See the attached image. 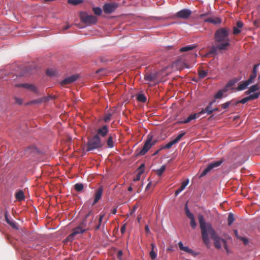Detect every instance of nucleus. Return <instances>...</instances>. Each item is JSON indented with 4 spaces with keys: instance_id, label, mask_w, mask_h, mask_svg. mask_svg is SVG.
<instances>
[{
    "instance_id": "obj_40",
    "label": "nucleus",
    "mask_w": 260,
    "mask_h": 260,
    "mask_svg": "<svg viewBox=\"0 0 260 260\" xmlns=\"http://www.w3.org/2000/svg\"><path fill=\"white\" fill-rule=\"evenodd\" d=\"M41 103H42V100L41 98H39V99L31 101L30 102L28 103L27 104H41Z\"/></svg>"
},
{
    "instance_id": "obj_25",
    "label": "nucleus",
    "mask_w": 260,
    "mask_h": 260,
    "mask_svg": "<svg viewBox=\"0 0 260 260\" xmlns=\"http://www.w3.org/2000/svg\"><path fill=\"white\" fill-rule=\"evenodd\" d=\"M196 47V45H195L194 44H191L189 45H187V46H185L181 47L179 50L180 52H187L189 50L193 49Z\"/></svg>"
},
{
    "instance_id": "obj_35",
    "label": "nucleus",
    "mask_w": 260,
    "mask_h": 260,
    "mask_svg": "<svg viewBox=\"0 0 260 260\" xmlns=\"http://www.w3.org/2000/svg\"><path fill=\"white\" fill-rule=\"evenodd\" d=\"M84 187L82 183H76L74 185V188L77 191H81Z\"/></svg>"
},
{
    "instance_id": "obj_56",
    "label": "nucleus",
    "mask_w": 260,
    "mask_h": 260,
    "mask_svg": "<svg viewBox=\"0 0 260 260\" xmlns=\"http://www.w3.org/2000/svg\"><path fill=\"white\" fill-rule=\"evenodd\" d=\"M123 254V252L121 250H119L118 251L117 257L118 258L119 260H122V255Z\"/></svg>"
},
{
    "instance_id": "obj_17",
    "label": "nucleus",
    "mask_w": 260,
    "mask_h": 260,
    "mask_svg": "<svg viewBox=\"0 0 260 260\" xmlns=\"http://www.w3.org/2000/svg\"><path fill=\"white\" fill-rule=\"evenodd\" d=\"M197 116H198V113H194L190 114L187 118L183 120H179L178 121V123L179 124H183V123H188L190 122L192 120H196L197 118Z\"/></svg>"
},
{
    "instance_id": "obj_36",
    "label": "nucleus",
    "mask_w": 260,
    "mask_h": 260,
    "mask_svg": "<svg viewBox=\"0 0 260 260\" xmlns=\"http://www.w3.org/2000/svg\"><path fill=\"white\" fill-rule=\"evenodd\" d=\"M260 95V91L259 92H255L253 94H249V97L250 98V101L254 100L258 98Z\"/></svg>"
},
{
    "instance_id": "obj_41",
    "label": "nucleus",
    "mask_w": 260,
    "mask_h": 260,
    "mask_svg": "<svg viewBox=\"0 0 260 260\" xmlns=\"http://www.w3.org/2000/svg\"><path fill=\"white\" fill-rule=\"evenodd\" d=\"M208 72L206 71L202 70L199 72V76L200 78L202 79L205 77L207 75Z\"/></svg>"
},
{
    "instance_id": "obj_55",
    "label": "nucleus",
    "mask_w": 260,
    "mask_h": 260,
    "mask_svg": "<svg viewBox=\"0 0 260 260\" xmlns=\"http://www.w3.org/2000/svg\"><path fill=\"white\" fill-rule=\"evenodd\" d=\"M236 24L237 26L236 27L240 29L243 26V23L241 21H237Z\"/></svg>"
},
{
    "instance_id": "obj_9",
    "label": "nucleus",
    "mask_w": 260,
    "mask_h": 260,
    "mask_svg": "<svg viewBox=\"0 0 260 260\" xmlns=\"http://www.w3.org/2000/svg\"><path fill=\"white\" fill-rule=\"evenodd\" d=\"M94 215L93 211L92 210H90L86 214L84 218L81 222V225H82L84 228L86 227L87 225H90L92 223Z\"/></svg>"
},
{
    "instance_id": "obj_27",
    "label": "nucleus",
    "mask_w": 260,
    "mask_h": 260,
    "mask_svg": "<svg viewBox=\"0 0 260 260\" xmlns=\"http://www.w3.org/2000/svg\"><path fill=\"white\" fill-rule=\"evenodd\" d=\"M137 100L139 102L145 103L146 102L147 99L146 96L143 93H139L137 95Z\"/></svg>"
},
{
    "instance_id": "obj_4",
    "label": "nucleus",
    "mask_w": 260,
    "mask_h": 260,
    "mask_svg": "<svg viewBox=\"0 0 260 260\" xmlns=\"http://www.w3.org/2000/svg\"><path fill=\"white\" fill-rule=\"evenodd\" d=\"M230 30L228 28L221 27L217 29L214 34V40L216 43H220L229 39Z\"/></svg>"
},
{
    "instance_id": "obj_7",
    "label": "nucleus",
    "mask_w": 260,
    "mask_h": 260,
    "mask_svg": "<svg viewBox=\"0 0 260 260\" xmlns=\"http://www.w3.org/2000/svg\"><path fill=\"white\" fill-rule=\"evenodd\" d=\"M83 226L81 225L80 223L79 225L74 228L72 231V233L68 236L66 238V240L68 241L72 242L74 240V237L75 236L85 233L86 231V230L83 229Z\"/></svg>"
},
{
    "instance_id": "obj_20",
    "label": "nucleus",
    "mask_w": 260,
    "mask_h": 260,
    "mask_svg": "<svg viewBox=\"0 0 260 260\" xmlns=\"http://www.w3.org/2000/svg\"><path fill=\"white\" fill-rule=\"evenodd\" d=\"M17 87H23L27 89H29L35 92H38V89L36 86L32 84H29L27 83L20 84L16 85Z\"/></svg>"
},
{
    "instance_id": "obj_43",
    "label": "nucleus",
    "mask_w": 260,
    "mask_h": 260,
    "mask_svg": "<svg viewBox=\"0 0 260 260\" xmlns=\"http://www.w3.org/2000/svg\"><path fill=\"white\" fill-rule=\"evenodd\" d=\"M112 116V114L111 113H107L104 117V121L106 122H107L110 121V120L111 118V117Z\"/></svg>"
},
{
    "instance_id": "obj_21",
    "label": "nucleus",
    "mask_w": 260,
    "mask_h": 260,
    "mask_svg": "<svg viewBox=\"0 0 260 260\" xmlns=\"http://www.w3.org/2000/svg\"><path fill=\"white\" fill-rule=\"evenodd\" d=\"M188 183L189 179H187L185 181L183 182L181 186L175 191V196H177L180 193H181L185 188Z\"/></svg>"
},
{
    "instance_id": "obj_11",
    "label": "nucleus",
    "mask_w": 260,
    "mask_h": 260,
    "mask_svg": "<svg viewBox=\"0 0 260 260\" xmlns=\"http://www.w3.org/2000/svg\"><path fill=\"white\" fill-rule=\"evenodd\" d=\"M230 45V39H226V41L220 42L216 46L212 47V49L215 50V51L217 50H225L228 49Z\"/></svg>"
},
{
    "instance_id": "obj_28",
    "label": "nucleus",
    "mask_w": 260,
    "mask_h": 260,
    "mask_svg": "<svg viewBox=\"0 0 260 260\" xmlns=\"http://www.w3.org/2000/svg\"><path fill=\"white\" fill-rule=\"evenodd\" d=\"M103 10V9L99 7H93L92 8V11L94 14L96 16H100L102 14Z\"/></svg>"
},
{
    "instance_id": "obj_60",
    "label": "nucleus",
    "mask_w": 260,
    "mask_h": 260,
    "mask_svg": "<svg viewBox=\"0 0 260 260\" xmlns=\"http://www.w3.org/2000/svg\"><path fill=\"white\" fill-rule=\"evenodd\" d=\"M41 99L42 102L43 103V102H46L50 100V97L44 96V97L41 98Z\"/></svg>"
},
{
    "instance_id": "obj_22",
    "label": "nucleus",
    "mask_w": 260,
    "mask_h": 260,
    "mask_svg": "<svg viewBox=\"0 0 260 260\" xmlns=\"http://www.w3.org/2000/svg\"><path fill=\"white\" fill-rule=\"evenodd\" d=\"M151 246L152 250L150 252V256L152 259L154 260L157 257V252L155 251V249L157 251V248L154 243H151Z\"/></svg>"
},
{
    "instance_id": "obj_63",
    "label": "nucleus",
    "mask_w": 260,
    "mask_h": 260,
    "mask_svg": "<svg viewBox=\"0 0 260 260\" xmlns=\"http://www.w3.org/2000/svg\"><path fill=\"white\" fill-rule=\"evenodd\" d=\"M255 78L251 76H250L249 78H248V80H247V81L250 83H252L253 82V80Z\"/></svg>"
},
{
    "instance_id": "obj_59",
    "label": "nucleus",
    "mask_w": 260,
    "mask_h": 260,
    "mask_svg": "<svg viewBox=\"0 0 260 260\" xmlns=\"http://www.w3.org/2000/svg\"><path fill=\"white\" fill-rule=\"evenodd\" d=\"M230 88L226 84L222 89H220L223 93L227 92Z\"/></svg>"
},
{
    "instance_id": "obj_61",
    "label": "nucleus",
    "mask_w": 260,
    "mask_h": 260,
    "mask_svg": "<svg viewBox=\"0 0 260 260\" xmlns=\"http://www.w3.org/2000/svg\"><path fill=\"white\" fill-rule=\"evenodd\" d=\"M234 234L237 237V239H239L241 238V236H239L238 234V231L237 230H234Z\"/></svg>"
},
{
    "instance_id": "obj_1",
    "label": "nucleus",
    "mask_w": 260,
    "mask_h": 260,
    "mask_svg": "<svg viewBox=\"0 0 260 260\" xmlns=\"http://www.w3.org/2000/svg\"><path fill=\"white\" fill-rule=\"evenodd\" d=\"M198 217L201 230L202 240L205 244L207 246L209 245L210 239L209 235H210L211 239L214 241L215 247L217 249L221 248V242L222 243V240L224 239L221 238L217 234L210 223L206 222L202 214H199Z\"/></svg>"
},
{
    "instance_id": "obj_26",
    "label": "nucleus",
    "mask_w": 260,
    "mask_h": 260,
    "mask_svg": "<svg viewBox=\"0 0 260 260\" xmlns=\"http://www.w3.org/2000/svg\"><path fill=\"white\" fill-rule=\"evenodd\" d=\"M15 198L20 201L23 200L25 198L23 191L22 190H19L16 193Z\"/></svg>"
},
{
    "instance_id": "obj_52",
    "label": "nucleus",
    "mask_w": 260,
    "mask_h": 260,
    "mask_svg": "<svg viewBox=\"0 0 260 260\" xmlns=\"http://www.w3.org/2000/svg\"><path fill=\"white\" fill-rule=\"evenodd\" d=\"M10 225H11L13 229H18V228L17 225H16V223L14 222L12 220H11V221L8 223Z\"/></svg>"
},
{
    "instance_id": "obj_24",
    "label": "nucleus",
    "mask_w": 260,
    "mask_h": 260,
    "mask_svg": "<svg viewBox=\"0 0 260 260\" xmlns=\"http://www.w3.org/2000/svg\"><path fill=\"white\" fill-rule=\"evenodd\" d=\"M249 84L250 83L247 80L244 81L242 83L239 84L237 87V90L238 91L244 90L247 88Z\"/></svg>"
},
{
    "instance_id": "obj_37",
    "label": "nucleus",
    "mask_w": 260,
    "mask_h": 260,
    "mask_svg": "<svg viewBox=\"0 0 260 260\" xmlns=\"http://www.w3.org/2000/svg\"><path fill=\"white\" fill-rule=\"evenodd\" d=\"M107 145L109 148H112L114 147V143L113 142V138L112 136H109L107 140Z\"/></svg>"
},
{
    "instance_id": "obj_46",
    "label": "nucleus",
    "mask_w": 260,
    "mask_h": 260,
    "mask_svg": "<svg viewBox=\"0 0 260 260\" xmlns=\"http://www.w3.org/2000/svg\"><path fill=\"white\" fill-rule=\"evenodd\" d=\"M250 101L249 96L245 97L243 98L242 100H240V103L244 104L246 103L248 101Z\"/></svg>"
},
{
    "instance_id": "obj_18",
    "label": "nucleus",
    "mask_w": 260,
    "mask_h": 260,
    "mask_svg": "<svg viewBox=\"0 0 260 260\" xmlns=\"http://www.w3.org/2000/svg\"><path fill=\"white\" fill-rule=\"evenodd\" d=\"M157 76L158 73L157 72L147 74L145 75L144 80L147 81L152 82L157 78Z\"/></svg>"
},
{
    "instance_id": "obj_49",
    "label": "nucleus",
    "mask_w": 260,
    "mask_h": 260,
    "mask_svg": "<svg viewBox=\"0 0 260 260\" xmlns=\"http://www.w3.org/2000/svg\"><path fill=\"white\" fill-rule=\"evenodd\" d=\"M173 146L171 142H170L166 144L165 145L162 146L161 149H169Z\"/></svg>"
},
{
    "instance_id": "obj_12",
    "label": "nucleus",
    "mask_w": 260,
    "mask_h": 260,
    "mask_svg": "<svg viewBox=\"0 0 260 260\" xmlns=\"http://www.w3.org/2000/svg\"><path fill=\"white\" fill-rule=\"evenodd\" d=\"M79 76L78 74H74L65 78L60 82L61 85L70 84L78 80Z\"/></svg>"
},
{
    "instance_id": "obj_47",
    "label": "nucleus",
    "mask_w": 260,
    "mask_h": 260,
    "mask_svg": "<svg viewBox=\"0 0 260 260\" xmlns=\"http://www.w3.org/2000/svg\"><path fill=\"white\" fill-rule=\"evenodd\" d=\"M231 105V103H230L229 101H228L225 102L224 104H222L221 105V107L223 109H227L230 105Z\"/></svg>"
},
{
    "instance_id": "obj_2",
    "label": "nucleus",
    "mask_w": 260,
    "mask_h": 260,
    "mask_svg": "<svg viewBox=\"0 0 260 260\" xmlns=\"http://www.w3.org/2000/svg\"><path fill=\"white\" fill-rule=\"evenodd\" d=\"M152 139L153 135L151 134H148L143 148L141 149L137 148L136 150L135 153L137 156L144 155L151 147L155 144L156 141H152Z\"/></svg>"
},
{
    "instance_id": "obj_32",
    "label": "nucleus",
    "mask_w": 260,
    "mask_h": 260,
    "mask_svg": "<svg viewBox=\"0 0 260 260\" xmlns=\"http://www.w3.org/2000/svg\"><path fill=\"white\" fill-rule=\"evenodd\" d=\"M182 251H185L187 253L192 254V255H196L197 253L193 250L189 248L188 246H184Z\"/></svg>"
},
{
    "instance_id": "obj_58",
    "label": "nucleus",
    "mask_w": 260,
    "mask_h": 260,
    "mask_svg": "<svg viewBox=\"0 0 260 260\" xmlns=\"http://www.w3.org/2000/svg\"><path fill=\"white\" fill-rule=\"evenodd\" d=\"M144 168H145V164L144 163L142 164L140 166L138 169V172H141L143 171V173L144 172Z\"/></svg>"
},
{
    "instance_id": "obj_33",
    "label": "nucleus",
    "mask_w": 260,
    "mask_h": 260,
    "mask_svg": "<svg viewBox=\"0 0 260 260\" xmlns=\"http://www.w3.org/2000/svg\"><path fill=\"white\" fill-rule=\"evenodd\" d=\"M56 73V71L55 70L52 69H48L46 71L47 75L51 77L55 76Z\"/></svg>"
},
{
    "instance_id": "obj_45",
    "label": "nucleus",
    "mask_w": 260,
    "mask_h": 260,
    "mask_svg": "<svg viewBox=\"0 0 260 260\" xmlns=\"http://www.w3.org/2000/svg\"><path fill=\"white\" fill-rule=\"evenodd\" d=\"M143 174V171L138 172L136 177H135L133 179L134 181H139L140 179L141 176Z\"/></svg>"
},
{
    "instance_id": "obj_48",
    "label": "nucleus",
    "mask_w": 260,
    "mask_h": 260,
    "mask_svg": "<svg viewBox=\"0 0 260 260\" xmlns=\"http://www.w3.org/2000/svg\"><path fill=\"white\" fill-rule=\"evenodd\" d=\"M241 29L238 28L237 27H233V33L234 35H236L241 32Z\"/></svg>"
},
{
    "instance_id": "obj_29",
    "label": "nucleus",
    "mask_w": 260,
    "mask_h": 260,
    "mask_svg": "<svg viewBox=\"0 0 260 260\" xmlns=\"http://www.w3.org/2000/svg\"><path fill=\"white\" fill-rule=\"evenodd\" d=\"M240 79L241 78H234L229 81L226 84L227 85V86H229L230 88H231L235 85L236 83H237Z\"/></svg>"
},
{
    "instance_id": "obj_19",
    "label": "nucleus",
    "mask_w": 260,
    "mask_h": 260,
    "mask_svg": "<svg viewBox=\"0 0 260 260\" xmlns=\"http://www.w3.org/2000/svg\"><path fill=\"white\" fill-rule=\"evenodd\" d=\"M205 22H210L215 25H217L221 23L222 20L219 17L215 18H208L204 20Z\"/></svg>"
},
{
    "instance_id": "obj_31",
    "label": "nucleus",
    "mask_w": 260,
    "mask_h": 260,
    "mask_svg": "<svg viewBox=\"0 0 260 260\" xmlns=\"http://www.w3.org/2000/svg\"><path fill=\"white\" fill-rule=\"evenodd\" d=\"M235 220L234 215L232 212H230L228 215V225H231Z\"/></svg>"
},
{
    "instance_id": "obj_15",
    "label": "nucleus",
    "mask_w": 260,
    "mask_h": 260,
    "mask_svg": "<svg viewBox=\"0 0 260 260\" xmlns=\"http://www.w3.org/2000/svg\"><path fill=\"white\" fill-rule=\"evenodd\" d=\"M38 149L35 146H31L25 150L24 154L28 156L29 155L34 156L36 154L39 153Z\"/></svg>"
},
{
    "instance_id": "obj_3",
    "label": "nucleus",
    "mask_w": 260,
    "mask_h": 260,
    "mask_svg": "<svg viewBox=\"0 0 260 260\" xmlns=\"http://www.w3.org/2000/svg\"><path fill=\"white\" fill-rule=\"evenodd\" d=\"M87 151H90L103 147V144L98 135H94L92 138H88L86 144Z\"/></svg>"
},
{
    "instance_id": "obj_30",
    "label": "nucleus",
    "mask_w": 260,
    "mask_h": 260,
    "mask_svg": "<svg viewBox=\"0 0 260 260\" xmlns=\"http://www.w3.org/2000/svg\"><path fill=\"white\" fill-rule=\"evenodd\" d=\"M184 209H185V214L188 218L190 219V218L194 217L193 214L190 211V210L188 207V205H187V203L185 204Z\"/></svg>"
},
{
    "instance_id": "obj_5",
    "label": "nucleus",
    "mask_w": 260,
    "mask_h": 260,
    "mask_svg": "<svg viewBox=\"0 0 260 260\" xmlns=\"http://www.w3.org/2000/svg\"><path fill=\"white\" fill-rule=\"evenodd\" d=\"M80 18L81 21L88 26L94 25L98 22V19L96 16L89 15L85 12H80Z\"/></svg>"
},
{
    "instance_id": "obj_10",
    "label": "nucleus",
    "mask_w": 260,
    "mask_h": 260,
    "mask_svg": "<svg viewBox=\"0 0 260 260\" xmlns=\"http://www.w3.org/2000/svg\"><path fill=\"white\" fill-rule=\"evenodd\" d=\"M192 12L189 9H183L179 11L175 15L179 19H187L191 15Z\"/></svg>"
},
{
    "instance_id": "obj_42",
    "label": "nucleus",
    "mask_w": 260,
    "mask_h": 260,
    "mask_svg": "<svg viewBox=\"0 0 260 260\" xmlns=\"http://www.w3.org/2000/svg\"><path fill=\"white\" fill-rule=\"evenodd\" d=\"M223 94V93L221 90H219L218 92L215 94L214 98L215 99H220Z\"/></svg>"
},
{
    "instance_id": "obj_50",
    "label": "nucleus",
    "mask_w": 260,
    "mask_h": 260,
    "mask_svg": "<svg viewBox=\"0 0 260 260\" xmlns=\"http://www.w3.org/2000/svg\"><path fill=\"white\" fill-rule=\"evenodd\" d=\"M5 220H6V222L8 223H9L11 221V220L9 218V213H8V211H5Z\"/></svg>"
},
{
    "instance_id": "obj_38",
    "label": "nucleus",
    "mask_w": 260,
    "mask_h": 260,
    "mask_svg": "<svg viewBox=\"0 0 260 260\" xmlns=\"http://www.w3.org/2000/svg\"><path fill=\"white\" fill-rule=\"evenodd\" d=\"M166 169L165 165H162L159 169L157 170V174L158 176H160L162 175L163 172L165 171Z\"/></svg>"
},
{
    "instance_id": "obj_8",
    "label": "nucleus",
    "mask_w": 260,
    "mask_h": 260,
    "mask_svg": "<svg viewBox=\"0 0 260 260\" xmlns=\"http://www.w3.org/2000/svg\"><path fill=\"white\" fill-rule=\"evenodd\" d=\"M118 6L117 3H107L104 5L103 9L105 14H110L117 9Z\"/></svg>"
},
{
    "instance_id": "obj_39",
    "label": "nucleus",
    "mask_w": 260,
    "mask_h": 260,
    "mask_svg": "<svg viewBox=\"0 0 260 260\" xmlns=\"http://www.w3.org/2000/svg\"><path fill=\"white\" fill-rule=\"evenodd\" d=\"M222 243L223 244L224 248L225 249L226 253L228 254L230 253V249L228 247L227 241L224 239L222 240Z\"/></svg>"
},
{
    "instance_id": "obj_54",
    "label": "nucleus",
    "mask_w": 260,
    "mask_h": 260,
    "mask_svg": "<svg viewBox=\"0 0 260 260\" xmlns=\"http://www.w3.org/2000/svg\"><path fill=\"white\" fill-rule=\"evenodd\" d=\"M15 103L19 105H21L22 104V100L21 98H15Z\"/></svg>"
},
{
    "instance_id": "obj_57",
    "label": "nucleus",
    "mask_w": 260,
    "mask_h": 260,
    "mask_svg": "<svg viewBox=\"0 0 260 260\" xmlns=\"http://www.w3.org/2000/svg\"><path fill=\"white\" fill-rule=\"evenodd\" d=\"M240 240L242 241L244 244L247 245L249 243L248 239L245 237H241L240 239Z\"/></svg>"
},
{
    "instance_id": "obj_64",
    "label": "nucleus",
    "mask_w": 260,
    "mask_h": 260,
    "mask_svg": "<svg viewBox=\"0 0 260 260\" xmlns=\"http://www.w3.org/2000/svg\"><path fill=\"white\" fill-rule=\"evenodd\" d=\"M178 246H179V248L180 249V250H182V249H183L184 246L183 245V243L181 242V241H180L179 243H178Z\"/></svg>"
},
{
    "instance_id": "obj_16",
    "label": "nucleus",
    "mask_w": 260,
    "mask_h": 260,
    "mask_svg": "<svg viewBox=\"0 0 260 260\" xmlns=\"http://www.w3.org/2000/svg\"><path fill=\"white\" fill-rule=\"evenodd\" d=\"M108 133V128L107 125H104L101 128L98 129L96 134L100 137V136L102 137H105Z\"/></svg>"
},
{
    "instance_id": "obj_6",
    "label": "nucleus",
    "mask_w": 260,
    "mask_h": 260,
    "mask_svg": "<svg viewBox=\"0 0 260 260\" xmlns=\"http://www.w3.org/2000/svg\"><path fill=\"white\" fill-rule=\"evenodd\" d=\"M224 160L223 158H221L217 161H213L209 164L207 167L202 171V172L199 175V177L200 178H202L209 173L212 170L218 167L223 162Z\"/></svg>"
},
{
    "instance_id": "obj_13",
    "label": "nucleus",
    "mask_w": 260,
    "mask_h": 260,
    "mask_svg": "<svg viewBox=\"0 0 260 260\" xmlns=\"http://www.w3.org/2000/svg\"><path fill=\"white\" fill-rule=\"evenodd\" d=\"M215 100H214L210 102L205 109H203L201 111L198 112V116H201L202 114H204L205 113H206L208 115L211 114L213 112L212 106L213 104L215 102Z\"/></svg>"
},
{
    "instance_id": "obj_53",
    "label": "nucleus",
    "mask_w": 260,
    "mask_h": 260,
    "mask_svg": "<svg viewBox=\"0 0 260 260\" xmlns=\"http://www.w3.org/2000/svg\"><path fill=\"white\" fill-rule=\"evenodd\" d=\"M229 102L230 103H231V105L233 106L234 107L237 106L239 103H240L239 101H237V100H232L231 101H230Z\"/></svg>"
},
{
    "instance_id": "obj_23",
    "label": "nucleus",
    "mask_w": 260,
    "mask_h": 260,
    "mask_svg": "<svg viewBox=\"0 0 260 260\" xmlns=\"http://www.w3.org/2000/svg\"><path fill=\"white\" fill-rule=\"evenodd\" d=\"M260 88V86L258 85V84H255L254 85H253L251 86L248 90L246 91V93L247 94H249L252 92H254L255 91L258 90Z\"/></svg>"
},
{
    "instance_id": "obj_51",
    "label": "nucleus",
    "mask_w": 260,
    "mask_h": 260,
    "mask_svg": "<svg viewBox=\"0 0 260 260\" xmlns=\"http://www.w3.org/2000/svg\"><path fill=\"white\" fill-rule=\"evenodd\" d=\"M186 134L185 132H181L180 134H179L176 138L179 141Z\"/></svg>"
},
{
    "instance_id": "obj_34",
    "label": "nucleus",
    "mask_w": 260,
    "mask_h": 260,
    "mask_svg": "<svg viewBox=\"0 0 260 260\" xmlns=\"http://www.w3.org/2000/svg\"><path fill=\"white\" fill-rule=\"evenodd\" d=\"M83 0H68V3L70 4L76 6L82 3Z\"/></svg>"
},
{
    "instance_id": "obj_62",
    "label": "nucleus",
    "mask_w": 260,
    "mask_h": 260,
    "mask_svg": "<svg viewBox=\"0 0 260 260\" xmlns=\"http://www.w3.org/2000/svg\"><path fill=\"white\" fill-rule=\"evenodd\" d=\"M145 232H146V233H147V234L150 233V229H149V225L148 224H146L145 225Z\"/></svg>"
},
{
    "instance_id": "obj_44",
    "label": "nucleus",
    "mask_w": 260,
    "mask_h": 260,
    "mask_svg": "<svg viewBox=\"0 0 260 260\" xmlns=\"http://www.w3.org/2000/svg\"><path fill=\"white\" fill-rule=\"evenodd\" d=\"M190 225L192 229H194L197 226V223L195 221L194 217L190 218Z\"/></svg>"
},
{
    "instance_id": "obj_14",
    "label": "nucleus",
    "mask_w": 260,
    "mask_h": 260,
    "mask_svg": "<svg viewBox=\"0 0 260 260\" xmlns=\"http://www.w3.org/2000/svg\"><path fill=\"white\" fill-rule=\"evenodd\" d=\"M103 192V188L102 186L99 187L96 190H95L94 193V199L93 202L91 204L92 206L96 204L99 200L101 199L102 194Z\"/></svg>"
}]
</instances>
